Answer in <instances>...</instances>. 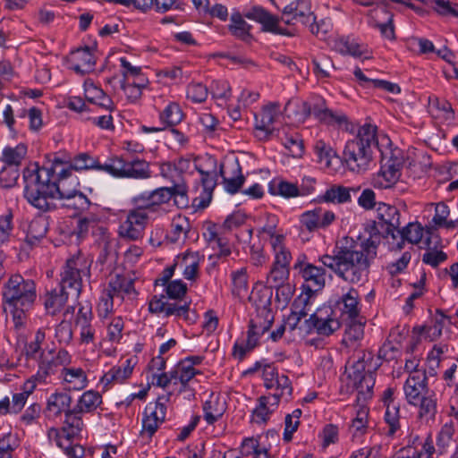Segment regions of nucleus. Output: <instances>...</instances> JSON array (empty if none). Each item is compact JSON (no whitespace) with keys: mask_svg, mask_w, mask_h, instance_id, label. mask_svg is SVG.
Returning a JSON list of instances; mask_svg holds the SVG:
<instances>
[{"mask_svg":"<svg viewBox=\"0 0 458 458\" xmlns=\"http://www.w3.org/2000/svg\"><path fill=\"white\" fill-rule=\"evenodd\" d=\"M24 197L33 207L46 211L51 208L52 200L58 199L62 206L75 211H83L89 200L79 187L80 182L70 168L58 172L57 181L53 180L51 169L35 166L24 171Z\"/></svg>","mask_w":458,"mask_h":458,"instance_id":"f257e3e1","label":"nucleus"},{"mask_svg":"<svg viewBox=\"0 0 458 458\" xmlns=\"http://www.w3.org/2000/svg\"><path fill=\"white\" fill-rule=\"evenodd\" d=\"M37 300V289L33 280L21 275L12 276L3 287L4 310L11 316L13 327L20 332L25 329L29 312Z\"/></svg>","mask_w":458,"mask_h":458,"instance_id":"f03ea898","label":"nucleus"},{"mask_svg":"<svg viewBox=\"0 0 458 458\" xmlns=\"http://www.w3.org/2000/svg\"><path fill=\"white\" fill-rule=\"evenodd\" d=\"M403 393L408 404L418 408L419 419L427 423L435 420L437 399L428 386L425 371L411 373L403 385Z\"/></svg>","mask_w":458,"mask_h":458,"instance_id":"7ed1b4c3","label":"nucleus"},{"mask_svg":"<svg viewBox=\"0 0 458 458\" xmlns=\"http://www.w3.org/2000/svg\"><path fill=\"white\" fill-rule=\"evenodd\" d=\"M377 144V127L361 126L357 135L344 146L343 157L349 169L357 173L368 170L372 161L371 148Z\"/></svg>","mask_w":458,"mask_h":458,"instance_id":"20e7f679","label":"nucleus"},{"mask_svg":"<svg viewBox=\"0 0 458 458\" xmlns=\"http://www.w3.org/2000/svg\"><path fill=\"white\" fill-rule=\"evenodd\" d=\"M377 255L359 244L340 248L342 264L338 277L347 283L357 284L368 280L369 268Z\"/></svg>","mask_w":458,"mask_h":458,"instance_id":"39448f33","label":"nucleus"},{"mask_svg":"<svg viewBox=\"0 0 458 458\" xmlns=\"http://www.w3.org/2000/svg\"><path fill=\"white\" fill-rule=\"evenodd\" d=\"M354 361L349 372L350 385L357 391V401L366 402L373 396L375 386V371L380 363L374 359L371 352L360 350L356 353Z\"/></svg>","mask_w":458,"mask_h":458,"instance_id":"423d86ee","label":"nucleus"},{"mask_svg":"<svg viewBox=\"0 0 458 458\" xmlns=\"http://www.w3.org/2000/svg\"><path fill=\"white\" fill-rule=\"evenodd\" d=\"M196 170L200 174L202 190L198 197L192 199V207L195 209H204L212 200L213 191L217 183L219 166L216 158L207 156L202 158L201 163L197 164Z\"/></svg>","mask_w":458,"mask_h":458,"instance_id":"0eeeda50","label":"nucleus"},{"mask_svg":"<svg viewBox=\"0 0 458 458\" xmlns=\"http://www.w3.org/2000/svg\"><path fill=\"white\" fill-rule=\"evenodd\" d=\"M99 170L119 178L146 179L150 177L149 165L141 159L126 162L120 157H114L109 159L108 163L100 165Z\"/></svg>","mask_w":458,"mask_h":458,"instance_id":"6e6552de","label":"nucleus"},{"mask_svg":"<svg viewBox=\"0 0 458 458\" xmlns=\"http://www.w3.org/2000/svg\"><path fill=\"white\" fill-rule=\"evenodd\" d=\"M197 164L190 157H180L174 164V205L179 208H186L190 204L188 196V177L196 170Z\"/></svg>","mask_w":458,"mask_h":458,"instance_id":"1a4fd4ad","label":"nucleus"},{"mask_svg":"<svg viewBox=\"0 0 458 458\" xmlns=\"http://www.w3.org/2000/svg\"><path fill=\"white\" fill-rule=\"evenodd\" d=\"M89 274V264L81 255L68 259L62 273L60 285L65 290H70L72 297L77 298L81 290V278Z\"/></svg>","mask_w":458,"mask_h":458,"instance_id":"9d476101","label":"nucleus"},{"mask_svg":"<svg viewBox=\"0 0 458 458\" xmlns=\"http://www.w3.org/2000/svg\"><path fill=\"white\" fill-rule=\"evenodd\" d=\"M300 109L301 117L299 120H305L312 114L318 122L329 126L340 128L348 123L347 116L343 112L328 108L324 99H318L312 105L303 102Z\"/></svg>","mask_w":458,"mask_h":458,"instance_id":"9b49d317","label":"nucleus"},{"mask_svg":"<svg viewBox=\"0 0 458 458\" xmlns=\"http://www.w3.org/2000/svg\"><path fill=\"white\" fill-rule=\"evenodd\" d=\"M172 267L164 271L162 277L155 282V294L149 302V310L155 313H163L168 317L172 313Z\"/></svg>","mask_w":458,"mask_h":458,"instance_id":"f8f14e48","label":"nucleus"},{"mask_svg":"<svg viewBox=\"0 0 458 458\" xmlns=\"http://www.w3.org/2000/svg\"><path fill=\"white\" fill-rule=\"evenodd\" d=\"M72 362V357L65 350L57 352L49 351L43 352L38 363V369L33 375V380H37L39 384L46 383L47 378L54 374L59 367L63 369L69 366Z\"/></svg>","mask_w":458,"mask_h":458,"instance_id":"ddd939ff","label":"nucleus"},{"mask_svg":"<svg viewBox=\"0 0 458 458\" xmlns=\"http://www.w3.org/2000/svg\"><path fill=\"white\" fill-rule=\"evenodd\" d=\"M333 313L339 314L342 321H353L360 318L361 303L360 294L355 288H349L334 303Z\"/></svg>","mask_w":458,"mask_h":458,"instance_id":"4468645a","label":"nucleus"},{"mask_svg":"<svg viewBox=\"0 0 458 458\" xmlns=\"http://www.w3.org/2000/svg\"><path fill=\"white\" fill-rule=\"evenodd\" d=\"M147 222L148 214L144 209H132L122 220L118 233L122 238L136 241L142 236Z\"/></svg>","mask_w":458,"mask_h":458,"instance_id":"2eb2a0df","label":"nucleus"},{"mask_svg":"<svg viewBox=\"0 0 458 458\" xmlns=\"http://www.w3.org/2000/svg\"><path fill=\"white\" fill-rule=\"evenodd\" d=\"M335 220L333 211L321 207L301 213L299 216L300 229L314 233L319 229H326Z\"/></svg>","mask_w":458,"mask_h":458,"instance_id":"dca6fc26","label":"nucleus"},{"mask_svg":"<svg viewBox=\"0 0 458 458\" xmlns=\"http://www.w3.org/2000/svg\"><path fill=\"white\" fill-rule=\"evenodd\" d=\"M300 256L294 264V269H298L304 280L303 288L310 293H317L324 288L326 284V271L324 268L310 263H303Z\"/></svg>","mask_w":458,"mask_h":458,"instance_id":"f3484780","label":"nucleus"},{"mask_svg":"<svg viewBox=\"0 0 458 458\" xmlns=\"http://www.w3.org/2000/svg\"><path fill=\"white\" fill-rule=\"evenodd\" d=\"M403 165V157L396 156L384 157L381 168L374 177V185L381 189L392 187L400 179Z\"/></svg>","mask_w":458,"mask_h":458,"instance_id":"a211bd4d","label":"nucleus"},{"mask_svg":"<svg viewBox=\"0 0 458 458\" xmlns=\"http://www.w3.org/2000/svg\"><path fill=\"white\" fill-rule=\"evenodd\" d=\"M261 310H256V315L250 319L248 330V348L253 349L257 346L259 339L271 327L274 322L272 310H266L261 305Z\"/></svg>","mask_w":458,"mask_h":458,"instance_id":"6ab92c4d","label":"nucleus"},{"mask_svg":"<svg viewBox=\"0 0 458 458\" xmlns=\"http://www.w3.org/2000/svg\"><path fill=\"white\" fill-rule=\"evenodd\" d=\"M284 15H292V18L286 20L287 24L301 23L307 25L316 21V16L311 10L310 0H295L284 8Z\"/></svg>","mask_w":458,"mask_h":458,"instance_id":"aec40b11","label":"nucleus"},{"mask_svg":"<svg viewBox=\"0 0 458 458\" xmlns=\"http://www.w3.org/2000/svg\"><path fill=\"white\" fill-rule=\"evenodd\" d=\"M159 397L155 403H148L144 411L142 419V433L151 437L164 421L165 417V407Z\"/></svg>","mask_w":458,"mask_h":458,"instance_id":"412c9836","label":"nucleus"},{"mask_svg":"<svg viewBox=\"0 0 458 458\" xmlns=\"http://www.w3.org/2000/svg\"><path fill=\"white\" fill-rule=\"evenodd\" d=\"M377 218L382 228H386V234L396 239V231L400 227V212L394 206L379 202L377 207Z\"/></svg>","mask_w":458,"mask_h":458,"instance_id":"4be33fe9","label":"nucleus"},{"mask_svg":"<svg viewBox=\"0 0 458 458\" xmlns=\"http://www.w3.org/2000/svg\"><path fill=\"white\" fill-rule=\"evenodd\" d=\"M307 322L318 335L322 336H329L341 327L340 318L333 313V310L325 316L322 311L314 313L310 315Z\"/></svg>","mask_w":458,"mask_h":458,"instance_id":"5701e85b","label":"nucleus"},{"mask_svg":"<svg viewBox=\"0 0 458 458\" xmlns=\"http://www.w3.org/2000/svg\"><path fill=\"white\" fill-rule=\"evenodd\" d=\"M245 16L262 24L263 30L279 35H290L279 26V20L259 6L253 7Z\"/></svg>","mask_w":458,"mask_h":458,"instance_id":"b1692460","label":"nucleus"},{"mask_svg":"<svg viewBox=\"0 0 458 458\" xmlns=\"http://www.w3.org/2000/svg\"><path fill=\"white\" fill-rule=\"evenodd\" d=\"M219 174L223 178L225 190L231 193H236L244 182V177L241 174V167L238 163L219 165Z\"/></svg>","mask_w":458,"mask_h":458,"instance_id":"393cba45","label":"nucleus"},{"mask_svg":"<svg viewBox=\"0 0 458 458\" xmlns=\"http://www.w3.org/2000/svg\"><path fill=\"white\" fill-rule=\"evenodd\" d=\"M200 258L198 252L186 250L176 256L174 270L176 267L182 268V274L187 280H195L198 276Z\"/></svg>","mask_w":458,"mask_h":458,"instance_id":"a878e982","label":"nucleus"},{"mask_svg":"<svg viewBox=\"0 0 458 458\" xmlns=\"http://www.w3.org/2000/svg\"><path fill=\"white\" fill-rule=\"evenodd\" d=\"M365 233H368L369 237L358 244L377 255V248L381 238H387L389 236L386 234V228H382L379 222L371 220L366 224Z\"/></svg>","mask_w":458,"mask_h":458,"instance_id":"bb28decb","label":"nucleus"},{"mask_svg":"<svg viewBox=\"0 0 458 458\" xmlns=\"http://www.w3.org/2000/svg\"><path fill=\"white\" fill-rule=\"evenodd\" d=\"M27 153L28 148L24 143L15 146L8 145L3 148L0 160L5 165L19 168L25 160Z\"/></svg>","mask_w":458,"mask_h":458,"instance_id":"cd10ccee","label":"nucleus"},{"mask_svg":"<svg viewBox=\"0 0 458 458\" xmlns=\"http://www.w3.org/2000/svg\"><path fill=\"white\" fill-rule=\"evenodd\" d=\"M225 411V401L218 395L211 394L203 405L204 420L208 424L212 425L222 418Z\"/></svg>","mask_w":458,"mask_h":458,"instance_id":"c85d7f7f","label":"nucleus"},{"mask_svg":"<svg viewBox=\"0 0 458 458\" xmlns=\"http://www.w3.org/2000/svg\"><path fill=\"white\" fill-rule=\"evenodd\" d=\"M280 114L279 105L271 104L265 106L259 115H256V129L271 133L274 130V123Z\"/></svg>","mask_w":458,"mask_h":458,"instance_id":"c756f323","label":"nucleus"},{"mask_svg":"<svg viewBox=\"0 0 458 458\" xmlns=\"http://www.w3.org/2000/svg\"><path fill=\"white\" fill-rule=\"evenodd\" d=\"M424 229L420 223H409L402 230L398 228L395 234L400 236V242L396 243L393 250H401L403 248L405 241L416 244L419 243L423 237Z\"/></svg>","mask_w":458,"mask_h":458,"instance_id":"7c9ffc66","label":"nucleus"},{"mask_svg":"<svg viewBox=\"0 0 458 458\" xmlns=\"http://www.w3.org/2000/svg\"><path fill=\"white\" fill-rule=\"evenodd\" d=\"M278 403L276 396H260L258 406L252 411V421L259 424L267 422Z\"/></svg>","mask_w":458,"mask_h":458,"instance_id":"2f4dec72","label":"nucleus"},{"mask_svg":"<svg viewBox=\"0 0 458 458\" xmlns=\"http://www.w3.org/2000/svg\"><path fill=\"white\" fill-rule=\"evenodd\" d=\"M70 295L72 293L61 285L59 289H54L47 293L44 301L47 312L55 315L64 307Z\"/></svg>","mask_w":458,"mask_h":458,"instance_id":"473e14b6","label":"nucleus"},{"mask_svg":"<svg viewBox=\"0 0 458 458\" xmlns=\"http://www.w3.org/2000/svg\"><path fill=\"white\" fill-rule=\"evenodd\" d=\"M436 452L431 436H428L420 449L407 445L401 448L394 458H432Z\"/></svg>","mask_w":458,"mask_h":458,"instance_id":"72a5a7b5","label":"nucleus"},{"mask_svg":"<svg viewBox=\"0 0 458 458\" xmlns=\"http://www.w3.org/2000/svg\"><path fill=\"white\" fill-rule=\"evenodd\" d=\"M172 199V188L161 187L151 192H146L139 195L136 201L142 203L147 207L159 206L168 203Z\"/></svg>","mask_w":458,"mask_h":458,"instance_id":"f704fd0d","label":"nucleus"},{"mask_svg":"<svg viewBox=\"0 0 458 458\" xmlns=\"http://www.w3.org/2000/svg\"><path fill=\"white\" fill-rule=\"evenodd\" d=\"M72 68L80 74H84L94 70L95 57L89 48L78 49L72 56Z\"/></svg>","mask_w":458,"mask_h":458,"instance_id":"c9c22d12","label":"nucleus"},{"mask_svg":"<svg viewBox=\"0 0 458 458\" xmlns=\"http://www.w3.org/2000/svg\"><path fill=\"white\" fill-rule=\"evenodd\" d=\"M61 377L69 387L73 390H81L88 385L87 375L81 368L67 366L62 369Z\"/></svg>","mask_w":458,"mask_h":458,"instance_id":"e433bc0d","label":"nucleus"},{"mask_svg":"<svg viewBox=\"0 0 458 458\" xmlns=\"http://www.w3.org/2000/svg\"><path fill=\"white\" fill-rule=\"evenodd\" d=\"M106 291H110L114 297L131 295L134 293L133 280L131 277L123 275H114L109 282V286Z\"/></svg>","mask_w":458,"mask_h":458,"instance_id":"4c0bfd02","label":"nucleus"},{"mask_svg":"<svg viewBox=\"0 0 458 458\" xmlns=\"http://www.w3.org/2000/svg\"><path fill=\"white\" fill-rule=\"evenodd\" d=\"M133 366L131 360H125L122 365L113 367L101 378V382L105 385L113 383H123L132 373Z\"/></svg>","mask_w":458,"mask_h":458,"instance_id":"58836bf2","label":"nucleus"},{"mask_svg":"<svg viewBox=\"0 0 458 458\" xmlns=\"http://www.w3.org/2000/svg\"><path fill=\"white\" fill-rule=\"evenodd\" d=\"M39 383L37 380H33V377L31 376L28 378L23 386L22 391L21 393H16L13 395L11 403V411L13 413H18L24 407L28 397L33 393L37 386Z\"/></svg>","mask_w":458,"mask_h":458,"instance_id":"ea45409f","label":"nucleus"},{"mask_svg":"<svg viewBox=\"0 0 458 458\" xmlns=\"http://www.w3.org/2000/svg\"><path fill=\"white\" fill-rule=\"evenodd\" d=\"M369 408L363 404L360 405L356 410L355 417L352 420L349 431L352 439L360 438L366 434L368 429Z\"/></svg>","mask_w":458,"mask_h":458,"instance_id":"a19ab883","label":"nucleus"},{"mask_svg":"<svg viewBox=\"0 0 458 458\" xmlns=\"http://www.w3.org/2000/svg\"><path fill=\"white\" fill-rule=\"evenodd\" d=\"M71 401L70 395L66 393H54L47 399V410L54 416H58L62 412L67 413L70 409Z\"/></svg>","mask_w":458,"mask_h":458,"instance_id":"79ce46f5","label":"nucleus"},{"mask_svg":"<svg viewBox=\"0 0 458 458\" xmlns=\"http://www.w3.org/2000/svg\"><path fill=\"white\" fill-rule=\"evenodd\" d=\"M400 406L391 404L386 408L384 420L387 426L386 435L388 437H394L401 430L402 423L405 420V418L400 414Z\"/></svg>","mask_w":458,"mask_h":458,"instance_id":"37998d69","label":"nucleus"},{"mask_svg":"<svg viewBox=\"0 0 458 458\" xmlns=\"http://www.w3.org/2000/svg\"><path fill=\"white\" fill-rule=\"evenodd\" d=\"M84 95L89 102L94 103L105 108H111L112 101L104 91L95 85L92 81L84 82Z\"/></svg>","mask_w":458,"mask_h":458,"instance_id":"c03bdc74","label":"nucleus"},{"mask_svg":"<svg viewBox=\"0 0 458 458\" xmlns=\"http://www.w3.org/2000/svg\"><path fill=\"white\" fill-rule=\"evenodd\" d=\"M228 29L233 36L241 40L248 41L251 38L250 32L251 26L244 21L242 14L239 13L231 15V23Z\"/></svg>","mask_w":458,"mask_h":458,"instance_id":"a18cd8bd","label":"nucleus"},{"mask_svg":"<svg viewBox=\"0 0 458 458\" xmlns=\"http://www.w3.org/2000/svg\"><path fill=\"white\" fill-rule=\"evenodd\" d=\"M361 319L362 318H357L353 321H345L347 323V327L342 340L343 344L350 347L356 342L362 339L364 335V323L361 321Z\"/></svg>","mask_w":458,"mask_h":458,"instance_id":"49530a36","label":"nucleus"},{"mask_svg":"<svg viewBox=\"0 0 458 458\" xmlns=\"http://www.w3.org/2000/svg\"><path fill=\"white\" fill-rule=\"evenodd\" d=\"M313 72L318 80H326L331 77V72L335 69L332 59L327 55H318L312 58Z\"/></svg>","mask_w":458,"mask_h":458,"instance_id":"de8ad7c7","label":"nucleus"},{"mask_svg":"<svg viewBox=\"0 0 458 458\" xmlns=\"http://www.w3.org/2000/svg\"><path fill=\"white\" fill-rule=\"evenodd\" d=\"M269 192L272 195H279L286 199L295 198L302 194L296 184L286 181L272 182L269 184Z\"/></svg>","mask_w":458,"mask_h":458,"instance_id":"09e8293b","label":"nucleus"},{"mask_svg":"<svg viewBox=\"0 0 458 458\" xmlns=\"http://www.w3.org/2000/svg\"><path fill=\"white\" fill-rule=\"evenodd\" d=\"M148 84L146 77H140L137 81H123L121 87L130 102H136L141 97L142 89Z\"/></svg>","mask_w":458,"mask_h":458,"instance_id":"8fccbe9b","label":"nucleus"},{"mask_svg":"<svg viewBox=\"0 0 458 458\" xmlns=\"http://www.w3.org/2000/svg\"><path fill=\"white\" fill-rule=\"evenodd\" d=\"M191 225L189 220L179 215L174 218V244L176 243L182 246L187 239L190 233Z\"/></svg>","mask_w":458,"mask_h":458,"instance_id":"3c124183","label":"nucleus"},{"mask_svg":"<svg viewBox=\"0 0 458 458\" xmlns=\"http://www.w3.org/2000/svg\"><path fill=\"white\" fill-rule=\"evenodd\" d=\"M357 191V190L353 188H347L344 186H333L330 189L327 190L323 199L327 202H334V203H345L351 201V194L350 191Z\"/></svg>","mask_w":458,"mask_h":458,"instance_id":"603ef678","label":"nucleus"},{"mask_svg":"<svg viewBox=\"0 0 458 458\" xmlns=\"http://www.w3.org/2000/svg\"><path fill=\"white\" fill-rule=\"evenodd\" d=\"M196 373L193 363H191L190 359L179 362L176 369L174 370V385H176L177 381H179L182 386H184Z\"/></svg>","mask_w":458,"mask_h":458,"instance_id":"864d4df0","label":"nucleus"},{"mask_svg":"<svg viewBox=\"0 0 458 458\" xmlns=\"http://www.w3.org/2000/svg\"><path fill=\"white\" fill-rule=\"evenodd\" d=\"M233 295L242 298L248 293V276L246 268H241L232 273Z\"/></svg>","mask_w":458,"mask_h":458,"instance_id":"5fc2aeb1","label":"nucleus"},{"mask_svg":"<svg viewBox=\"0 0 458 458\" xmlns=\"http://www.w3.org/2000/svg\"><path fill=\"white\" fill-rule=\"evenodd\" d=\"M101 403V396L98 393L89 390L82 394L79 399L77 408L81 412H89Z\"/></svg>","mask_w":458,"mask_h":458,"instance_id":"6e6d98bb","label":"nucleus"},{"mask_svg":"<svg viewBox=\"0 0 458 458\" xmlns=\"http://www.w3.org/2000/svg\"><path fill=\"white\" fill-rule=\"evenodd\" d=\"M281 140L284 148L289 151L292 157H301L302 156L303 143L297 132L285 133L284 137Z\"/></svg>","mask_w":458,"mask_h":458,"instance_id":"4d7b16f0","label":"nucleus"},{"mask_svg":"<svg viewBox=\"0 0 458 458\" xmlns=\"http://www.w3.org/2000/svg\"><path fill=\"white\" fill-rule=\"evenodd\" d=\"M47 437L50 442L55 443L58 448L64 451L70 447L72 438H73V437L64 428L58 429L55 428L48 430Z\"/></svg>","mask_w":458,"mask_h":458,"instance_id":"13d9d810","label":"nucleus"},{"mask_svg":"<svg viewBox=\"0 0 458 458\" xmlns=\"http://www.w3.org/2000/svg\"><path fill=\"white\" fill-rule=\"evenodd\" d=\"M268 450L261 446L259 440L254 437L245 438L241 445V453L243 456H252L258 458L261 453L266 454Z\"/></svg>","mask_w":458,"mask_h":458,"instance_id":"bf43d9fd","label":"nucleus"},{"mask_svg":"<svg viewBox=\"0 0 458 458\" xmlns=\"http://www.w3.org/2000/svg\"><path fill=\"white\" fill-rule=\"evenodd\" d=\"M107 327V337L111 342H119L122 338L123 321L121 317H114L104 320Z\"/></svg>","mask_w":458,"mask_h":458,"instance_id":"052dcab7","label":"nucleus"},{"mask_svg":"<svg viewBox=\"0 0 458 458\" xmlns=\"http://www.w3.org/2000/svg\"><path fill=\"white\" fill-rule=\"evenodd\" d=\"M273 388H275L276 392L271 396H276L278 402L280 401L281 397L290 396L293 392L291 381L289 377L284 374L278 375L275 378L273 382Z\"/></svg>","mask_w":458,"mask_h":458,"instance_id":"680f3d73","label":"nucleus"},{"mask_svg":"<svg viewBox=\"0 0 458 458\" xmlns=\"http://www.w3.org/2000/svg\"><path fill=\"white\" fill-rule=\"evenodd\" d=\"M289 268L272 266L267 276V283L270 287L278 286L288 281Z\"/></svg>","mask_w":458,"mask_h":458,"instance_id":"e2e57ef3","label":"nucleus"},{"mask_svg":"<svg viewBox=\"0 0 458 458\" xmlns=\"http://www.w3.org/2000/svg\"><path fill=\"white\" fill-rule=\"evenodd\" d=\"M454 434V428L452 423H445L442 426L437 437V445L440 454L445 452L453 438Z\"/></svg>","mask_w":458,"mask_h":458,"instance_id":"0e129e2a","label":"nucleus"},{"mask_svg":"<svg viewBox=\"0 0 458 458\" xmlns=\"http://www.w3.org/2000/svg\"><path fill=\"white\" fill-rule=\"evenodd\" d=\"M100 165L88 154L82 153L75 157L71 164V170H88V169H98Z\"/></svg>","mask_w":458,"mask_h":458,"instance_id":"69168bd1","label":"nucleus"},{"mask_svg":"<svg viewBox=\"0 0 458 458\" xmlns=\"http://www.w3.org/2000/svg\"><path fill=\"white\" fill-rule=\"evenodd\" d=\"M174 317L187 324H192L197 319L195 311L190 310V302H185L182 305L174 302Z\"/></svg>","mask_w":458,"mask_h":458,"instance_id":"338daca9","label":"nucleus"},{"mask_svg":"<svg viewBox=\"0 0 458 458\" xmlns=\"http://www.w3.org/2000/svg\"><path fill=\"white\" fill-rule=\"evenodd\" d=\"M19 175V168L4 165L0 171V184L4 188H11L16 184Z\"/></svg>","mask_w":458,"mask_h":458,"instance_id":"774afa93","label":"nucleus"}]
</instances>
